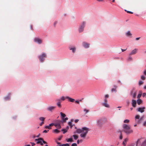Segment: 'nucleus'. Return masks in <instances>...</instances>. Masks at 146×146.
<instances>
[{"mask_svg":"<svg viewBox=\"0 0 146 146\" xmlns=\"http://www.w3.org/2000/svg\"><path fill=\"white\" fill-rule=\"evenodd\" d=\"M90 129L86 127H82L81 128H78L77 129L76 131L74 132V133H80V136L83 139L85 138L87 136L88 132L90 131Z\"/></svg>","mask_w":146,"mask_h":146,"instance_id":"obj_1","label":"nucleus"},{"mask_svg":"<svg viewBox=\"0 0 146 146\" xmlns=\"http://www.w3.org/2000/svg\"><path fill=\"white\" fill-rule=\"evenodd\" d=\"M123 127L124 131L127 134H129L133 133V131L131 129L130 126L129 125L124 124L123 125Z\"/></svg>","mask_w":146,"mask_h":146,"instance_id":"obj_2","label":"nucleus"},{"mask_svg":"<svg viewBox=\"0 0 146 146\" xmlns=\"http://www.w3.org/2000/svg\"><path fill=\"white\" fill-rule=\"evenodd\" d=\"M86 21H83L78 29V31L79 33H82L84 31V29L86 26Z\"/></svg>","mask_w":146,"mask_h":146,"instance_id":"obj_3","label":"nucleus"},{"mask_svg":"<svg viewBox=\"0 0 146 146\" xmlns=\"http://www.w3.org/2000/svg\"><path fill=\"white\" fill-rule=\"evenodd\" d=\"M143 117H140L139 115H136L135 117V123L139 124L141 123Z\"/></svg>","mask_w":146,"mask_h":146,"instance_id":"obj_4","label":"nucleus"},{"mask_svg":"<svg viewBox=\"0 0 146 146\" xmlns=\"http://www.w3.org/2000/svg\"><path fill=\"white\" fill-rule=\"evenodd\" d=\"M46 57V54L44 53H42L41 54L38 56L39 60L41 62H43L44 60Z\"/></svg>","mask_w":146,"mask_h":146,"instance_id":"obj_5","label":"nucleus"},{"mask_svg":"<svg viewBox=\"0 0 146 146\" xmlns=\"http://www.w3.org/2000/svg\"><path fill=\"white\" fill-rule=\"evenodd\" d=\"M142 138L138 139L136 142V145L137 146L138 143L141 141H143L141 143V146H146V139L143 141Z\"/></svg>","mask_w":146,"mask_h":146,"instance_id":"obj_6","label":"nucleus"},{"mask_svg":"<svg viewBox=\"0 0 146 146\" xmlns=\"http://www.w3.org/2000/svg\"><path fill=\"white\" fill-rule=\"evenodd\" d=\"M65 99H68L69 101L72 102H73L75 101L74 99L68 96L64 97L62 96L60 98V100L62 101H64Z\"/></svg>","mask_w":146,"mask_h":146,"instance_id":"obj_7","label":"nucleus"},{"mask_svg":"<svg viewBox=\"0 0 146 146\" xmlns=\"http://www.w3.org/2000/svg\"><path fill=\"white\" fill-rule=\"evenodd\" d=\"M60 115H61V119H62L61 121L62 123L65 122L68 119V117L65 118L66 116V115L65 114L63 113L62 112H60Z\"/></svg>","mask_w":146,"mask_h":146,"instance_id":"obj_8","label":"nucleus"},{"mask_svg":"<svg viewBox=\"0 0 146 146\" xmlns=\"http://www.w3.org/2000/svg\"><path fill=\"white\" fill-rule=\"evenodd\" d=\"M61 123H62V121L57 120L54 123V126L57 129H60L61 128L60 124Z\"/></svg>","mask_w":146,"mask_h":146,"instance_id":"obj_9","label":"nucleus"},{"mask_svg":"<svg viewBox=\"0 0 146 146\" xmlns=\"http://www.w3.org/2000/svg\"><path fill=\"white\" fill-rule=\"evenodd\" d=\"M35 140L38 141L36 142L37 144L40 143L42 142L44 144L47 143L46 142L44 141L43 139L42 138H40L38 139H36Z\"/></svg>","mask_w":146,"mask_h":146,"instance_id":"obj_10","label":"nucleus"},{"mask_svg":"<svg viewBox=\"0 0 146 146\" xmlns=\"http://www.w3.org/2000/svg\"><path fill=\"white\" fill-rule=\"evenodd\" d=\"M90 44L86 42H84L82 43V45L85 48H88L89 47Z\"/></svg>","mask_w":146,"mask_h":146,"instance_id":"obj_11","label":"nucleus"},{"mask_svg":"<svg viewBox=\"0 0 146 146\" xmlns=\"http://www.w3.org/2000/svg\"><path fill=\"white\" fill-rule=\"evenodd\" d=\"M34 41L39 44H41L42 43V40L38 38H35Z\"/></svg>","mask_w":146,"mask_h":146,"instance_id":"obj_12","label":"nucleus"},{"mask_svg":"<svg viewBox=\"0 0 146 146\" xmlns=\"http://www.w3.org/2000/svg\"><path fill=\"white\" fill-rule=\"evenodd\" d=\"M145 108L144 107H139L137 109V110L139 112L142 113L145 111Z\"/></svg>","mask_w":146,"mask_h":146,"instance_id":"obj_13","label":"nucleus"},{"mask_svg":"<svg viewBox=\"0 0 146 146\" xmlns=\"http://www.w3.org/2000/svg\"><path fill=\"white\" fill-rule=\"evenodd\" d=\"M56 108V106H50L48 107L47 108V110L50 111H52Z\"/></svg>","mask_w":146,"mask_h":146,"instance_id":"obj_14","label":"nucleus"},{"mask_svg":"<svg viewBox=\"0 0 146 146\" xmlns=\"http://www.w3.org/2000/svg\"><path fill=\"white\" fill-rule=\"evenodd\" d=\"M137 49L135 48L131 51V52L129 54V55H132L135 54L137 53Z\"/></svg>","mask_w":146,"mask_h":146,"instance_id":"obj_15","label":"nucleus"},{"mask_svg":"<svg viewBox=\"0 0 146 146\" xmlns=\"http://www.w3.org/2000/svg\"><path fill=\"white\" fill-rule=\"evenodd\" d=\"M125 35L126 36L129 38L132 37V34L129 31H128L125 33Z\"/></svg>","mask_w":146,"mask_h":146,"instance_id":"obj_16","label":"nucleus"},{"mask_svg":"<svg viewBox=\"0 0 146 146\" xmlns=\"http://www.w3.org/2000/svg\"><path fill=\"white\" fill-rule=\"evenodd\" d=\"M102 104L103 106L106 108H109L110 107V106L108 102H103Z\"/></svg>","mask_w":146,"mask_h":146,"instance_id":"obj_17","label":"nucleus"},{"mask_svg":"<svg viewBox=\"0 0 146 146\" xmlns=\"http://www.w3.org/2000/svg\"><path fill=\"white\" fill-rule=\"evenodd\" d=\"M69 49L70 50H71L72 52L74 53L75 52L76 50V47L74 46H71L69 47Z\"/></svg>","mask_w":146,"mask_h":146,"instance_id":"obj_18","label":"nucleus"},{"mask_svg":"<svg viewBox=\"0 0 146 146\" xmlns=\"http://www.w3.org/2000/svg\"><path fill=\"white\" fill-rule=\"evenodd\" d=\"M97 125L98 126H100L101 125V120L100 119H99L97 121Z\"/></svg>","mask_w":146,"mask_h":146,"instance_id":"obj_19","label":"nucleus"},{"mask_svg":"<svg viewBox=\"0 0 146 146\" xmlns=\"http://www.w3.org/2000/svg\"><path fill=\"white\" fill-rule=\"evenodd\" d=\"M69 129V126H68L65 129H61V131H63V133L64 134L68 131V129Z\"/></svg>","mask_w":146,"mask_h":146,"instance_id":"obj_20","label":"nucleus"},{"mask_svg":"<svg viewBox=\"0 0 146 146\" xmlns=\"http://www.w3.org/2000/svg\"><path fill=\"white\" fill-rule=\"evenodd\" d=\"M136 102L135 100H133L132 102V106L133 107H135L136 104Z\"/></svg>","mask_w":146,"mask_h":146,"instance_id":"obj_21","label":"nucleus"},{"mask_svg":"<svg viewBox=\"0 0 146 146\" xmlns=\"http://www.w3.org/2000/svg\"><path fill=\"white\" fill-rule=\"evenodd\" d=\"M58 129H55L53 130V132L55 133H58L60 132V131Z\"/></svg>","mask_w":146,"mask_h":146,"instance_id":"obj_22","label":"nucleus"},{"mask_svg":"<svg viewBox=\"0 0 146 146\" xmlns=\"http://www.w3.org/2000/svg\"><path fill=\"white\" fill-rule=\"evenodd\" d=\"M131 95L133 96V97L134 98L136 96V94L135 91H133L132 90L131 91Z\"/></svg>","mask_w":146,"mask_h":146,"instance_id":"obj_23","label":"nucleus"},{"mask_svg":"<svg viewBox=\"0 0 146 146\" xmlns=\"http://www.w3.org/2000/svg\"><path fill=\"white\" fill-rule=\"evenodd\" d=\"M137 103L138 105H140L142 102V101L140 99H138L137 101Z\"/></svg>","mask_w":146,"mask_h":146,"instance_id":"obj_24","label":"nucleus"},{"mask_svg":"<svg viewBox=\"0 0 146 146\" xmlns=\"http://www.w3.org/2000/svg\"><path fill=\"white\" fill-rule=\"evenodd\" d=\"M66 140L68 142H73V141L72 138H69L68 139H66Z\"/></svg>","mask_w":146,"mask_h":146,"instance_id":"obj_25","label":"nucleus"},{"mask_svg":"<svg viewBox=\"0 0 146 146\" xmlns=\"http://www.w3.org/2000/svg\"><path fill=\"white\" fill-rule=\"evenodd\" d=\"M45 118L43 117H41L39 118V119L42 122H44Z\"/></svg>","mask_w":146,"mask_h":146,"instance_id":"obj_26","label":"nucleus"},{"mask_svg":"<svg viewBox=\"0 0 146 146\" xmlns=\"http://www.w3.org/2000/svg\"><path fill=\"white\" fill-rule=\"evenodd\" d=\"M10 98V95H8L5 98V100H7L9 99Z\"/></svg>","mask_w":146,"mask_h":146,"instance_id":"obj_27","label":"nucleus"},{"mask_svg":"<svg viewBox=\"0 0 146 146\" xmlns=\"http://www.w3.org/2000/svg\"><path fill=\"white\" fill-rule=\"evenodd\" d=\"M127 59L128 61H131L132 60L133 58H132V57H131V56H129L127 58Z\"/></svg>","mask_w":146,"mask_h":146,"instance_id":"obj_28","label":"nucleus"},{"mask_svg":"<svg viewBox=\"0 0 146 146\" xmlns=\"http://www.w3.org/2000/svg\"><path fill=\"white\" fill-rule=\"evenodd\" d=\"M129 121H130L129 119H126L123 122L124 123H129Z\"/></svg>","mask_w":146,"mask_h":146,"instance_id":"obj_29","label":"nucleus"},{"mask_svg":"<svg viewBox=\"0 0 146 146\" xmlns=\"http://www.w3.org/2000/svg\"><path fill=\"white\" fill-rule=\"evenodd\" d=\"M44 128L45 129H51V127L49 126V125L45 126Z\"/></svg>","mask_w":146,"mask_h":146,"instance_id":"obj_30","label":"nucleus"},{"mask_svg":"<svg viewBox=\"0 0 146 146\" xmlns=\"http://www.w3.org/2000/svg\"><path fill=\"white\" fill-rule=\"evenodd\" d=\"M89 110L86 109L85 108L84 109V111L85 112L86 114L87 113L89 112Z\"/></svg>","mask_w":146,"mask_h":146,"instance_id":"obj_31","label":"nucleus"},{"mask_svg":"<svg viewBox=\"0 0 146 146\" xmlns=\"http://www.w3.org/2000/svg\"><path fill=\"white\" fill-rule=\"evenodd\" d=\"M73 137H74V139L76 140L78 138V136L76 135H73Z\"/></svg>","mask_w":146,"mask_h":146,"instance_id":"obj_32","label":"nucleus"},{"mask_svg":"<svg viewBox=\"0 0 146 146\" xmlns=\"http://www.w3.org/2000/svg\"><path fill=\"white\" fill-rule=\"evenodd\" d=\"M68 125L70 126V128H71L72 126V123L70 121L68 122Z\"/></svg>","mask_w":146,"mask_h":146,"instance_id":"obj_33","label":"nucleus"},{"mask_svg":"<svg viewBox=\"0 0 146 146\" xmlns=\"http://www.w3.org/2000/svg\"><path fill=\"white\" fill-rule=\"evenodd\" d=\"M143 83V81H141V80H140L139 82V85L140 86Z\"/></svg>","mask_w":146,"mask_h":146,"instance_id":"obj_34","label":"nucleus"},{"mask_svg":"<svg viewBox=\"0 0 146 146\" xmlns=\"http://www.w3.org/2000/svg\"><path fill=\"white\" fill-rule=\"evenodd\" d=\"M57 105L59 107H61V103L60 102H58L57 103Z\"/></svg>","mask_w":146,"mask_h":146,"instance_id":"obj_35","label":"nucleus"},{"mask_svg":"<svg viewBox=\"0 0 146 146\" xmlns=\"http://www.w3.org/2000/svg\"><path fill=\"white\" fill-rule=\"evenodd\" d=\"M116 87H115V88L112 89H111V91L112 92H116Z\"/></svg>","mask_w":146,"mask_h":146,"instance_id":"obj_36","label":"nucleus"},{"mask_svg":"<svg viewBox=\"0 0 146 146\" xmlns=\"http://www.w3.org/2000/svg\"><path fill=\"white\" fill-rule=\"evenodd\" d=\"M141 78L142 80H144L145 79V77L143 75H142L141 76Z\"/></svg>","mask_w":146,"mask_h":146,"instance_id":"obj_37","label":"nucleus"},{"mask_svg":"<svg viewBox=\"0 0 146 146\" xmlns=\"http://www.w3.org/2000/svg\"><path fill=\"white\" fill-rule=\"evenodd\" d=\"M54 123H51L49 125L50 127H51L53 126V125H54Z\"/></svg>","mask_w":146,"mask_h":146,"instance_id":"obj_38","label":"nucleus"},{"mask_svg":"<svg viewBox=\"0 0 146 146\" xmlns=\"http://www.w3.org/2000/svg\"><path fill=\"white\" fill-rule=\"evenodd\" d=\"M109 95L108 94L104 96L105 98H107V99L108 98H109Z\"/></svg>","mask_w":146,"mask_h":146,"instance_id":"obj_39","label":"nucleus"},{"mask_svg":"<svg viewBox=\"0 0 146 146\" xmlns=\"http://www.w3.org/2000/svg\"><path fill=\"white\" fill-rule=\"evenodd\" d=\"M108 102V100L107 98H105L104 99V102Z\"/></svg>","mask_w":146,"mask_h":146,"instance_id":"obj_40","label":"nucleus"},{"mask_svg":"<svg viewBox=\"0 0 146 146\" xmlns=\"http://www.w3.org/2000/svg\"><path fill=\"white\" fill-rule=\"evenodd\" d=\"M143 125L145 126H146V120L145 121L143 124Z\"/></svg>","mask_w":146,"mask_h":146,"instance_id":"obj_41","label":"nucleus"},{"mask_svg":"<svg viewBox=\"0 0 146 146\" xmlns=\"http://www.w3.org/2000/svg\"><path fill=\"white\" fill-rule=\"evenodd\" d=\"M126 141H124L123 142V145H124V146H125L126 145Z\"/></svg>","mask_w":146,"mask_h":146,"instance_id":"obj_42","label":"nucleus"},{"mask_svg":"<svg viewBox=\"0 0 146 146\" xmlns=\"http://www.w3.org/2000/svg\"><path fill=\"white\" fill-rule=\"evenodd\" d=\"M63 146H69V144L68 143H66L64 144H63Z\"/></svg>","mask_w":146,"mask_h":146,"instance_id":"obj_43","label":"nucleus"},{"mask_svg":"<svg viewBox=\"0 0 146 146\" xmlns=\"http://www.w3.org/2000/svg\"><path fill=\"white\" fill-rule=\"evenodd\" d=\"M77 145L76 143H73L72 144V146H77Z\"/></svg>","mask_w":146,"mask_h":146,"instance_id":"obj_44","label":"nucleus"},{"mask_svg":"<svg viewBox=\"0 0 146 146\" xmlns=\"http://www.w3.org/2000/svg\"><path fill=\"white\" fill-rule=\"evenodd\" d=\"M49 131V130H44L43 131V133H47L48 131Z\"/></svg>","mask_w":146,"mask_h":146,"instance_id":"obj_45","label":"nucleus"},{"mask_svg":"<svg viewBox=\"0 0 146 146\" xmlns=\"http://www.w3.org/2000/svg\"><path fill=\"white\" fill-rule=\"evenodd\" d=\"M143 73L144 74L146 75V69L144 70Z\"/></svg>","mask_w":146,"mask_h":146,"instance_id":"obj_46","label":"nucleus"},{"mask_svg":"<svg viewBox=\"0 0 146 146\" xmlns=\"http://www.w3.org/2000/svg\"><path fill=\"white\" fill-rule=\"evenodd\" d=\"M146 95V93H143L142 94V96L143 97H144Z\"/></svg>","mask_w":146,"mask_h":146,"instance_id":"obj_47","label":"nucleus"},{"mask_svg":"<svg viewBox=\"0 0 146 146\" xmlns=\"http://www.w3.org/2000/svg\"><path fill=\"white\" fill-rule=\"evenodd\" d=\"M141 94H138L137 96V98H140L141 97Z\"/></svg>","mask_w":146,"mask_h":146,"instance_id":"obj_48","label":"nucleus"},{"mask_svg":"<svg viewBox=\"0 0 146 146\" xmlns=\"http://www.w3.org/2000/svg\"><path fill=\"white\" fill-rule=\"evenodd\" d=\"M122 138H123L122 135L121 134L119 137V139H122Z\"/></svg>","mask_w":146,"mask_h":146,"instance_id":"obj_49","label":"nucleus"},{"mask_svg":"<svg viewBox=\"0 0 146 146\" xmlns=\"http://www.w3.org/2000/svg\"><path fill=\"white\" fill-rule=\"evenodd\" d=\"M44 123V122H42L40 123V125L41 126Z\"/></svg>","mask_w":146,"mask_h":146,"instance_id":"obj_50","label":"nucleus"},{"mask_svg":"<svg viewBox=\"0 0 146 146\" xmlns=\"http://www.w3.org/2000/svg\"><path fill=\"white\" fill-rule=\"evenodd\" d=\"M128 139L127 138H126V139H125V140L124 141H126V142L128 141Z\"/></svg>","mask_w":146,"mask_h":146,"instance_id":"obj_51","label":"nucleus"},{"mask_svg":"<svg viewBox=\"0 0 146 146\" xmlns=\"http://www.w3.org/2000/svg\"><path fill=\"white\" fill-rule=\"evenodd\" d=\"M127 12L128 13H129L132 14L133 13L132 12L130 11H127Z\"/></svg>","mask_w":146,"mask_h":146,"instance_id":"obj_52","label":"nucleus"},{"mask_svg":"<svg viewBox=\"0 0 146 146\" xmlns=\"http://www.w3.org/2000/svg\"><path fill=\"white\" fill-rule=\"evenodd\" d=\"M79 121V120L78 119H76L74 121L75 123H77Z\"/></svg>","mask_w":146,"mask_h":146,"instance_id":"obj_53","label":"nucleus"},{"mask_svg":"<svg viewBox=\"0 0 146 146\" xmlns=\"http://www.w3.org/2000/svg\"><path fill=\"white\" fill-rule=\"evenodd\" d=\"M31 143V145L32 146H34L35 145V144L34 143Z\"/></svg>","mask_w":146,"mask_h":146,"instance_id":"obj_54","label":"nucleus"},{"mask_svg":"<svg viewBox=\"0 0 146 146\" xmlns=\"http://www.w3.org/2000/svg\"><path fill=\"white\" fill-rule=\"evenodd\" d=\"M75 102L77 103L78 104H79V101L78 100H76L75 101Z\"/></svg>","mask_w":146,"mask_h":146,"instance_id":"obj_55","label":"nucleus"},{"mask_svg":"<svg viewBox=\"0 0 146 146\" xmlns=\"http://www.w3.org/2000/svg\"><path fill=\"white\" fill-rule=\"evenodd\" d=\"M140 38V37L137 38H135V39L136 40H138Z\"/></svg>","mask_w":146,"mask_h":146,"instance_id":"obj_56","label":"nucleus"},{"mask_svg":"<svg viewBox=\"0 0 146 146\" xmlns=\"http://www.w3.org/2000/svg\"><path fill=\"white\" fill-rule=\"evenodd\" d=\"M137 123H136L134 125V127L136 126L137 125Z\"/></svg>","mask_w":146,"mask_h":146,"instance_id":"obj_57","label":"nucleus"},{"mask_svg":"<svg viewBox=\"0 0 146 146\" xmlns=\"http://www.w3.org/2000/svg\"><path fill=\"white\" fill-rule=\"evenodd\" d=\"M126 50V49H121V50L122 52L125 51Z\"/></svg>","mask_w":146,"mask_h":146,"instance_id":"obj_58","label":"nucleus"},{"mask_svg":"<svg viewBox=\"0 0 146 146\" xmlns=\"http://www.w3.org/2000/svg\"><path fill=\"white\" fill-rule=\"evenodd\" d=\"M80 141L79 140H78L77 141V143L78 144H79V143Z\"/></svg>","mask_w":146,"mask_h":146,"instance_id":"obj_59","label":"nucleus"},{"mask_svg":"<svg viewBox=\"0 0 146 146\" xmlns=\"http://www.w3.org/2000/svg\"><path fill=\"white\" fill-rule=\"evenodd\" d=\"M43 143H43L42 142L41 143H40V144L41 145H43Z\"/></svg>","mask_w":146,"mask_h":146,"instance_id":"obj_60","label":"nucleus"},{"mask_svg":"<svg viewBox=\"0 0 146 146\" xmlns=\"http://www.w3.org/2000/svg\"><path fill=\"white\" fill-rule=\"evenodd\" d=\"M144 88L145 89H146V86H144Z\"/></svg>","mask_w":146,"mask_h":146,"instance_id":"obj_61","label":"nucleus"},{"mask_svg":"<svg viewBox=\"0 0 146 146\" xmlns=\"http://www.w3.org/2000/svg\"><path fill=\"white\" fill-rule=\"evenodd\" d=\"M61 138H62V137H59L58 138V140H60L61 139Z\"/></svg>","mask_w":146,"mask_h":146,"instance_id":"obj_62","label":"nucleus"},{"mask_svg":"<svg viewBox=\"0 0 146 146\" xmlns=\"http://www.w3.org/2000/svg\"><path fill=\"white\" fill-rule=\"evenodd\" d=\"M57 143L58 144H59L60 143L58 142H57Z\"/></svg>","mask_w":146,"mask_h":146,"instance_id":"obj_63","label":"nucleus"},{"mask_svg":"<svg viewBox=\"0 0 146 146\" xmlns=\"http://www.w3.org/2000/svg\"><path fill=\"white\" fill-rule=\"evenodd\" d=\"M58 146H63V144H62V145H59Z\"/></svg>","mask_w":146,"mask_h":146,"instance_id":"obj_64","label":"nucleus"}]
</instances>
